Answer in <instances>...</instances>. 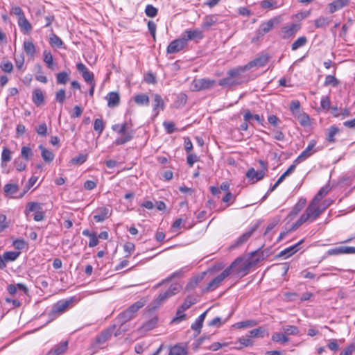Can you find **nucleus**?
<instances>
[{
  "label": "nucleus",
  "mask_w": 355,
  "mask_h": 355,
  "mask_svg": "<svg viewBox=\"0 0 355 355\" xmlns=\"http://www.w3.org/2000/svg\"><path fill=\"white\" fill-rule=\"evenodd\" d=\"M324 209L320 208L318 205L311 202L304 213L290 228V231H295L306 222L311 223L314 221L321 215Z\"/></svg>",
  "instance_id": "1"
},
{
  "label": "nucleus",
  "mask_w": 355,
  "mask_h": 355,
  "mask_svg": "<svg viewBox=\"0 0 355 355\" xmlns=\"http://www.w3.org/2000/svg\"><path fill=\"white\" fill-rule=\"evenodd\" d=\"M146 304V300L141 299L136 302L126 310L121 312L116 318L117 324L119 326V329L122 331H125L123 328V325L130 320L135 318L136 313Z\"/></svg>",
  "instance_id": "2"
},
{
  "label": "nucleus",
  "mask_w": 355,
  "mask_h": 355,
  "mask_svg": "<svg viewBox=\"0 0 355 355\" xmlns=\"http://www.w3.org/2000/svg\"><path fill=\"white\" fill-rule=\"evenodd\" d=\"M241 258L243 260L239 264L242 263V265L236 268V274L244 276L248 273L251 267L264 259V255L263 252L255 251L252 252L251 256L247 259Z\"/></svg>",
  "instance_id": "3"
},
{
  "label": "nucleus",
  "mask_w": 355,
  "mask_h": 355,
  "mask_svg": "<svg viewBox=\"0 0 355 355\" xmlns=\"http://www.w3.org/2000/svg\"><path fill=\"white\" fill-rule=\"evenodd\" d=\"M112 129L114 132L120 135V137L114 141V144L116 146L123 145L133 138L134 131L128 127L127 123L114 124L112 126Z\"/></svg>",
  "instance_id": "4"
},
{
  "label": "nucleus",
  "mask_w": 355,
  "mask_h": 355,
  "mask_svg": "<svg viewBox=\"0 0 355 355\" xmlns=\"http://www.w3.org/2000/svg\"><path fill=\"white\" fill-rule=\"evenodd\" d=\"M242 260L243 259L241 258H236L230 266L226 268L220 275L216 277L208 284L207 287L205 288V291H211L217 288L221 282L231 274L232 270L236 268V267Z\"/></svg>",
  "instance_id": "5"
},
{
  "label": "nucleus",
  "mask_w": 355,
  "mask_h": 355,
  "mask_svg": "<svg viewBox=\"0 0 355 355\" xmlns=\"http://www.w3.org/2000/svg\"><path fill=\"white\" fill-rule=\"evenodd\" d=\"M180 289L181 286L179 284L175 283L171 284L166 291L159 293L154 303L156 306L161 305L166 300L179 293Z\"/></svg>",
  "instance_id": "6"
},
{
  "label": "nucleus",
  "mask_w": 355,
  "mask_h": 355,
  "mask_svg": "<svg viewBox=\"0 0 355 355\" xmlns=\"http://www.w3.org/2000/svg\"><path fill=\"white\" fill-rule=\"evenodd\" d=\"M216 85V80L209 78L194 79L191 85V89L194 92L208 89Z\"/></svg>",
  "instance_id": "7"
},
{
  "label": "nucleus",
  "mask_w": 355,
  "mask_h": 355,
  "mask_svg": "<svg viewBox=\"0 0 355 355\" xmlns=\"http://www.w3.org/2000/svg\"><path fill=\"white\" fill-rule=\"evenodd\" d=\"M187 45V44H186L184 38L181 37L180 38L172 41L169 44V45L167 46L166 52L167 53L170 54L178 53Z\"/></svg>",
  "instance_id": "8"
},
{
  "label": "nucleus",
  "mask_w": 355,
  "mask_h": 355,
  "mask_svg": "<svg viewBox=\"0 0 355 355\" xmlns=\"http://www.w3.org/2000/svg\"><path fill=\"white\" fill-rule=\"evenodd\" d=\"M257 225L252 227L250 230L239 236L236 241L230 246V248L234 249L244 244L251 237V236L257 230Z\"/></svg>",
  "instance_id": "9"
},
{
  "label": "nucleus",
  "mask_w": 355,
  "mask_h": 355,
  "mask_svg": "<svg viewBox=\"0 0 355 355\" xmlns=\"http://www.w3.org/2000/svg\"><path fill=\"white\" fill-rule=\"evenodd\" d=\"M116 327V324H114L113 326L110 327L109 328L103 331L101 334L96 338V345L98 346H101L102 345L105 344L106 341H107L111 338Z\"/></svg>",
  "instance_id": "10"
},
{
  "label": "nucleus",
  "mask_w": 355,
  "mask_h": 355,
  "mask_svg": "<svg viewBox=\"0 0 355 355\" xmlns=\"http://www.w3.org/2000/svg\"><path fill=\"white\" fill-rule=\"evenodd\" d=\"M316 142L315 140H311L308 146L305 148L304 150L302 152V153L295 159L294 161L295 163H300L308 157H309L314 153L313 148L315 146Z\"/></svg>",
  "instance_id": "11"
},
{
  "label": "nucleus",
  "mask_w": 355,
  "mask_h": 355,
  "mask_svg": "<svg viewBox=\"0 0 355 355\" xmlns=\"http://www.w3.org/2000/svg\"><path fill=\"white\" fill-rule=\"evenodd\" d=\"M300 29V26L297 24H291L287 26H285L282 28L281 34L282 37L283 39H288L298 31Z\"/></svg>",
  "instance_id": "12"
},
{
  "label": "nucleus",
  "mask_w": 355,
  "mask_h": 355,
  "mask_svg": "<svg viewBox=\"0 0 355 355\" xmlns=\"http://www.w3.org/2000/svg\"><path fill=\"white\" fill-rule=\"evenodd\" d=\"M278 24V19L276 18L271 19L266 22L262 23L259 29L257 30V35L259 36H263L268 33L274 26L275 24Z\"/></svg>",
  "instance_id": "13"
},
{
  "label": "nucleus",
  "mask_w": 355,
  "mask_h": 355,
  "mask_svg": "<svg viewBox=\"0 0 355 355\" xmlns=\"http://www.w3.org/2000/svg\"><path fill=\"white\" fill-rule=\"evenodd\" d=\"M203 36L202 32L199 29L187 30L182 35V37L184 38L187 44L189 40H201L203 38Z\"/></svg>",
  "instance_id": "14"
},
{
  "label": "nucleus",
  "mask_w": 355,
  "mask_h": 355,
  "mask_svg": "<svg viewBox=\"0 0 355 355\" xmlns=\"http://www.w3.org/2000/svg\"><path fill=\"white\" fill-rule=\"evenodd\" d=\"M269 61V57L267 55H261L253 60L246 64L248 69L250 70L254 67H261L265 66Z\"/></svg>",
  "instance_id": "15"
},
{
  "label": "nucleus",
  "mask_w": 355,
  "mask_h": 355,
  "mask_svg": "<svg viewBox=\"0 0 355 355\" xmlns=\"http://www.w3.org/2000/svg\"><path fill=\"white\" fill-rule=\"evenodd\" d=\"M304 242V240H301L297 243L282 250L277 255V257H283L287 259L291 257L293 254L296 253L299 250V245Z\"/></svg>",
  "instance_id": "16"
},
{
  "label": "nucleus",
  "mask_w": 355,
  "mask_h": 355,
  "mask_svg": "<svg viewBox=\"0 0 355 355\" xmlns=\"http://www.w3.org/2000/svg\"><path fill=\"white\" fill-rule=\"evenodd\" d=\"M265 175V171L260 170L256 171L254 168H250L246 173V177L252 182V183L257 182L263 178Z\"/></svg>",
  "instance_id": "17"
},
{
  "label": "nucleus",
  "mask_w": 355,
  "mask_h": 355,
  "mask_svg": "<svg viewBox=\"0 0 355 355\" xmlns=\"http://www.w3.org/2000/svg\"><path fill=\"white\" fill-rule=\"evenodd\" d=\"M110 216V210L107 207H100L96 209L94 220L97 223L104 221Z\"/></svg>",
  "instance_id": "18"
},
{
  "label": "nucleus",
  "mask_w": 355,
  "mask_h": 355,
  "mask_svg": "<svg viewBox=\"0 0 355 355\" xmlns=\"http://www.w3.org/2000/svg\"><path fill=\"white\" fill-rule=\"evenodd\" d=\"M248 70L249 69L246 64L243 66H239L235 68L230 69L227 71V75L233 76L235 80H242L241 74Z\"/></svg>",
  "instance_id": "19"
},
{
  "label": "nucleus",
  "mask_w": 355,
  "mask_h": 355,
  "mask_svg": "<svg viewBox=\"0 0 355 355\" xmlns=\"http://www.w3.org/2000/svg\"><path fill=\"white\" fill-rule=\"evenodd\" d=\"M71 303V300H60L58 301L56 304L53 306L52 311L55 313H64L69 306Z\"/></svg>",
  "instance_id": "20"
},
{
  "label": "nucleus",
  "mask_w": 355,
  "mask_h": 355,
  "mask_svg": "<svg viewBox=\"0 0 355 355\" xmlns=\"http://www.w3.org/2000/svg\"><path fill=\"white\" fill-rule=\"evenodd\" d=\"M306 202V198H301L293 207V208L289 213L288 217L290 218L291 219H293L294 217H295L304 207Z\"/></svg>",
  "instance_id": "21"
},
{
  "label": "nucleus",
  "mask_w": 355,
  "mask_h": 355,
  "mask_svg": "<svg viewBox=\"0 0 355 355\" xmlns=\"http://www.w3.org/2000/svg\"><path fill=\"white\" fill-rule=\"evenodd\" d=\"M243 82V80H235L233 76L227 75L226 77L219 80L218 85L222 87H229L234 85H241Z\"/></svg>",
  "instance_id": "22"
},
{
  "label": "nucleus",
  "mask_w": 355,
  "mask_h": 355,
  "mask_svg": "<svg viewBox=\"0 0 355 355\" xmlns=\"http://www.w3.org/2000/svg\"><path fill=\"white\" fill-rule=\"evenodd\" d=\"M153 96L154 100L153 104V112L155 113V116H157L159 111L164 110V103L160 95L155 94Z\"/></svg>",
  "instance_id": "23"
},
{
  "label": "nucleus",
  "mask_w": 355,
  "mask_h": 355,
  "mask_svg": "<svg viewBox=\"0 0 355 355\" xmlns=\"http://www.w3.org/2000/svg\"><path fill=\"white\" fill-rule=\"evenodd\" d=\"M218 21L217 15H209L205 17L203 22L201 25L202 28L205 30H209L211 26L215 25Z\"/></svg>",
  "instance_id": "24"
},
{
  "label": "nucleus",
  "mask_w": 355,
  "mask_h": 355,
  "mask_svg": "<svg viewBox=\"0 0 355 355\" xmlns=\"http://www.w3.org/2000/svg\"><path fill=\"white\" fill-rule=\"evenodd\" d=\"M349 0H335L328 5L329 11L330 13H334L347 6Z\"/></svg>",
  "instance_id": "25"
},
{
  "label": "nucleus",
  "mask_w": 355,
  "mask_h": 355,
  "mask_svg": "<svg viewBox=\"0 0 355 355\" xmlns=\"http://www.w3.org/2000/svg\"><path fill=\"white\" fill-rule=\"evenodd\" d=\"M107 105L110 107H114L117 106L120 103V97L116 92H110L107 96Z\"/></svg>",
  "instance_id": "26"
},
{
  "label": "nucleus",
  "mask_w": 355,
  "mask_h": 355,
  "mask_svg": "<svg viewBox=\"0 0 355 355\" xmlns=\"http://www.w3.org/2000/svg\"><path fill=\"white\" fill-rule=\"evenodd\" d=\"M18 25L24 33H29L32 30V26L25 16L19 18Z\"/></svg>",
  "instance_id": "27"
},
{
  "label": "nucleus",
  "mask_w": 355,
  "mask_h": 355,
  "mask_svg": "<svg viewBox=\"0 0 355 355\" xmlns=\"http://www.w3.org/2000/svg\"><path fill=\"white\" fill-rule=\"evenodd\" d=\"M32 99L33 103L39 106L42 105L44 101V95L42 91L40 89H35L33 92Z\"/></svg>",
  "instance_id": "28"
},
{
  "label": "nucleus",
  "mask_w": 355,
  "mask_h": 355,
  "mask_svg": "<svg viewBox=\"0 0 355 355\" xmlns=\"http://www.w3.org/2000/svg\"><path fill=\"white\" fill-rule=\"evenodd\" d=\"M68 343L67 341L60 343L55 347L54 349L50 350L46 355H61L67 348Z\"/></svg>",
  "instance_id": "29"
},
{
  "label": "nucleus",
  "mask_w": 355,
  "mask_h": 355,
  "mask_svg": "<svg viewBox=\"0 0 355 355\" xmlns=\"http://www.w3.org/2000/svg\"><path fill=\"white\" fill-rule=\"evenodd\" d=\"M39 148L41 150V155L45 162L50 163L54 159L53 153L44 148L42 145L39 146Z\"/></svg>",
  "instance_id": "30"
},
{
  "label": "nucleus",
  "mask_w": 355,
  "mask_h": 355,
  "mask_svg": "<svg viewBox=\"0 0 355 355\" xmlns=\"http://www.w3.org/2000/svg\"><path fill=\"white\" fill-rule=\"evenodd\" d=\"M19 186L17 184H6L3 187V191L6 196L13 197L19 191Z\"/></svg>",
  "instance_id": "31"
},
{
  "label": "nucleus",
  "mask_w": 355,
  "mask_h": 355,
  "mask_svg": "<svg viewBox=\"0 0 355 355\" xmlns=\"http://www.w3.org/2000/svg\"><path fill=\"white\" fill-rule=\"evenodd\" d=\"M329 191V189L327 185L322 187L313 198L311 202L318 205L322 198L328 193Z\"/></svg>",
  "instance_id": "32"
},
{
  "label": "nucleus",
  "mask_w": 355,
  "mask_h": 355,
  "mask_svg": "<svg viewBox=\"0 0 355 355\" xmlns=\"http://www.w3.org/2000/svg\"><path fill=\"white\" fill-rule=\"evenodd\" d=\"M168 355H187V351L180 345H175L170 348Z\"/></svg>",
  "instance_id": "33"
},
{
  "label": "nucleus",
  "mask_w": 355,
  "mask_h": 355,
  "mask_svg": "<svg viewBox=\"0 0 355 355\" xmlns=\"http://www.w3.org/2000/svg\"><path fill=\"white\" fill-rule=\"evenodd\" d=\"M265 333V329L263 327H259L257 329H254L252 330H250L246 334V336L251 338H263L264 336Z\"/></svg>",
  "instance_id": "34"
},
{
  "label": "nucleus",
  "mask_w": 355,
  "mask_h": 355,
  "mask_svg": "<svg viewBox=\"0 0 355 355\" xmlns=\"http://www.w3.org/2000/svg\"><path fill=\"white\" fill-rule=\"evenodd\" d=\"M41 209H42L41 204L35 202H30L27 204L24 212L26 215H28L30 212H37Z\"/></svg>",
  "instance_id": "35"
},
{
  "label": "nucleus",
  "mask_w": 355,
  "mask_h": 355,
  "mask_svg": "<svg viewBox=\"0 0 355 355\" xmlns=\"http://www.w3.org/2000/svg\"><path fill=\"white\" fill-rule=\"evenodd\" d=\"M135 102L139 105H149V98L146 94H137L134 97Z\"/></svg>",
  "instance_id": "36"
},
{
  "label": "nucleus",
  "mask_w": 355,
  "mask_h": 355,
  "mask_svg": "<svg viewBox=\"0 0 355 355\" xmlns=\"http://www.w3.org/2000/svg\"><path fill=\"white\" fill-rule=\"evenodd\" d=\"M33 156V150L29 146H22L21 149V157L26 161L32 159Z\"/></svg>",
  "instance_id": "37"
},
{
  "label": "nucleus",
  "mask_w": 355,
  "mask_h": 355,
  "mask_svg": "<svg viewBox=\"0 0 355 355\" xmlns=\"http://www.w3.org/2000/svg\"><path fill=\"white\" fill-rule=\"evenodd\" d=\"M24 49L26 53L29 56H33L35 53V47L31 41H25L24 42Z\"/></svg>",
  "instance_id": "38"
},
{
  "label": "nucleus",
  "mask_w": 355,
  "mask_h": 355,
  "mask_svg": "<svg viewBox=\"0 0 355 355\" xmlns=\"http://www.w3.org/2000/svg\"><path fill=\"white\" fill-rule=\"evenodd\" d=\"M260 5L264 9H275L279 7L277 2L275 0H263L261 1Z\"/></svg>",
  "instance_id": "39"
},
{
  "label": "nucleus",
  "mask_w": 355,
  "mask_h": 355,
  "mask_svg": "<svg viewBox=\"0 0 355 355\" xmlns=\"http://www.w3.org/2000/svg\"><path fill=\"white\" fill-rule=\"evenodd\" d=\"M69 80V75L65 71H62L56 74V81L59 85H65Z\"/></svg>",
  "instance_id": "40"
},
{
  "label": "nucleus",
  "mask_w": 355,
  "mask_h": 355,
  "mask_svg": "<svg viewBox=\"0 0 355 355\" xmlns=\"http://www.w3.org/2000/svg\"><path fill=\"white\" fill-rule=\"evenodd\" d=\"M307 42V38L305 36H302L297 38L292 44L291 49L296 51L299 48L304 46Z\"/></svg>",
  "instance_id": "41"
},
{
  "label": "nucleus",
  "mask_w": 355,
  "mask_h": 355,
  "mask_svg": "<svg viewBox=\"0 0 355 355\" xmlns=\"http://www.w3.org/2000/svg\"><path fill=\"white\" fill-rule=\"evenodd\" d=\"M272 340L275 343H285L288 341V338L286 334L275 332L272 335Z\"/></svg>",
  "instance_id": "42"
},
{
  "label": "nucleus",
  "mask_w": 355,
  "mask_h": 355,
  "mask_svg": "<svg viewBox=\"0 0 355 355\" xmlns=\"http://www.w3.org/2000/svg\"><path fill=\"white\" fill-rule=\"evenodd\" d=\"M330 21L328 17L321 16L315 20V26L318 28H324L329 24Z\"/></svg>",
  "instance_id": "43"
},
{
  "label": "nucleus",
  "mask_w": 355,
  "mask_h": 355,
  "mask_svg": "<svg viewBox=\"0 0 355 355\" xmlns=\"http://www.w3.org/2000/svg\"><path fill=\"white\" fill-rule=\"evenodd\" d=\"M339 132V129L335 126H331L328 129L326 139L329 142L335 141V135Z\"/></svg>",
  "instance_id": "44"
},
{
  "label": "nucleus",
  "mask_w": 355,
  "mask_h": 355,
  "mask_svg": "<svg viewBox=\"0 0 355 355\" xmlns=\"http://www.w3.org/2000/svg\"><path fill=\"white\" fill-rule=\"evenodd\" d=\"M44 62L47 64L49 69L53 68V58L51 53L49 51H44L43 53Z\"/></svg>",
  "instance_id": "45"
},
{
  "label": "nucleus",
  "mask_w": 355,
  "mask_h": 355,
  "mask_svg": "<svg viewBox=\"0 0 355 355\" xmlns=\"http://www.w3.org/2000/svg\"><path fill=\"white\" fill-rule=\"evenodd\" d=\"M257 324V322L254 320H249L245 321H241L239 322H237L235 325L237 328L241 329V328H248L256 326Z\"/></svg>",
  "instance_id": "46"
},
{
  "label": "nucleus",
  "mask_w": 355,
  "mask_h": 355,
  "mask_svg": "<svg viewBox=\"0 0 355 355\" xmlns=\"http://www.w3.org/2000/svg\"><path fill=\"white\" fill-rule=\"evenodd\" d=\"M50 44L52 46L61 48L63 45L62 40L55 34H51L50 36Z\"/></svg>",
  "instance_id": "47"
},
{
  "label": "nucleus",
  "mask_w": 355,
  "mask_h": 355,
  "mask_svg": "<svg viewBox=\"0 0 355 355\" xmlns=\"http://www.w3.org/2000/svg\"><path fill=\"white\" fill-rule=\"evenodd\" d=\"M238 342L240 343V346L236 347V349H241L243 347H250L253 345V342L248 337H242L239 338Z\"/></svg>",
  "instance_id": "48"
},
{
  "label": "nucleus",
  "mask_w": 355,
  "mask_h": 355,
  "mask_svg": "<svg viewBox=\"0 0 355 355\" xmlns=\"http://www.w3.org/2000/svg\"><path fill=\"white\" fill-rule=\"evenodd\" d=\"M105 128V123L101 119H96L94 122V129L101 135Z\"/></svg>",
  "instance_id": "49"
},
{
  "label": "nucleus",
  "mask_w": 355,
  "mask_h": 355,
  "mask_svg": "<svg viewBox=\"0 0 355 355\" xmlns=\"http://www.w3.org/2000/svg\"><path fill=\"white\" fill-rule=\"evenodd\" d=\"M338 84L339 81L335 76L328 75L325 77V80L324 83V86L331 85L333 87H336L338 85Z\"/></svg>",
  "instance_id": "50"
},
{
  "label": "nucleus",
  "mask_w": 355,
  "mask_h": 355,
  "mask_svg": "<svg viewBox=\"0 0 355 355\" xmlns=\"http://www.w3.org/2000/svg\"><path fill=\"white\" fill-rule=\"evenodd\" d=\"M19 254V252L9 251L5 252L3 255L6 261H13L17 259Z\"/></svg>",
  "instance_id": "51"
},
{
  "label": "nucleus",
  "mask_w": 355,
  "mask_h": 355,
  "mask_svg": "<svg viewBox=\"0 0 355 355\" xmlns=\"http://www.w3.org/2000/svg\"><path fill=\"white\" fill-rule=\"evenodd\" d=\"M284 333L286 336L288 335H297L299 333V329L297 327L293 325H287L284 328Z\"/></svg>",
  "instance_id": "52"
},
{
  "label": "nucleus",
  "mask_w": 355,
  "mask_h": 355,
  "mask_svg": "<svg viewBox=\"0 0 355 355\" xmlns=\"http://www.w3.org/2000/svg\"><path fill=\"white\" fill-rule=\"evenodd\" d=\"M87 159V155L80 154L78 156L71 159V163L73 164L80 165L85 162Z\"/></svg>",
  "instance_id": "53"
},
{
  "label": "nucleus",
  "mask_w": 355,
  "mask_h": 355,
  "mask_svg": "<svg viewBox=\"0 0 355 355\" xmlns=\"http://www.w3.org/2000/svg\"><path fill=\"white\" fill-rule=\"evenodd\" d=\"M157 12V9L152 5H147L145 9L146 15L149 17H155Z\"/></svg>",
  "instance_id": "54"
},
{
  "label": "nucleus",
  "mask_w": 355,
  "mask_h": 355,
  "mask_svg": "<svg viewBox=\"0 0 355 355\" xmlns=\"http://www.w3.org/2000/svg\"><path fill=\"white\" fill-rule=\"evenodd\" d=\"M11 159V151L7 148H3L1 153V161L2 163H7Z\"/></svg>",
  "instance_id": "55"
},
{
  "label": "nucleus",
  "mask_w": 355,
  "mask_h": 355,
  "mask_svg": "<svg viewBox=\"0 0 355 355\" xmlns=\"http://www.w3.org/2000/svg\"><path fill=\"white\" fill-rule=\"evenodd\" d=\"M36 132H37V133L40 136L46 137L47 135V125H46V124L44 122L40 123L36 128Z\"/></svg>",
  "instance_id": "56"
},
{
  "label": "nucleus",
  "mask_w": 355,
  "mask_h": 355,
  "mask_svg": "<svg viewBox=\"0 0 355 355\" xmlns=\"http://www.w3.org/2000/svg\"><path fill=\"white\" fill-rule=\"evenodd\" d=\"M196 303V299L192 297H187L183 302V304L181 305V309L182 310L186 311L189 308H190L193 304Z\"/></svg>",
  "instance_id": "57"
},
{
  "label": "nucleus",
  "mask_w": 355,
  "mask_h": 355,
  "mask_svg": "<svg viewBox=\"0 0 355 355\" xmlns=\"http://www.w3.org/2000/svg\"><path fill=\"white\" fill-rule=\"evenodd\" d=\"M299 123L303 126L310 125V119L306 114H301L297 117Z\"/></svg>",
  "instance_id": "58"
},
{
  "label": "nucleus",
  "mask_w": 355,
  "mask_h": 355,
  "mask_svg": "<svg viewBox=\"0 0 355 355\" xmlns=\"http://www.w3.org/2000/svg\"><path fill=\"white\" fill-rule=\"evenodd\" d=\"M6 218V215L0 214V232L4 231L9 226V222L7 221Z\"/></svg>",
  "instance_id": "59"
},
{
  "label": "nucleus",
  "mask_w": 355,
  "mask_h": 355,
  "mask_svg": "<svg viewBox=\"0 0 355 355\" xmlns=\"http://www.w3.org/2000/svg\"><path fill=\"white\" fill-rule=\"evenodd\" d=\"M15 61L16 67L18 69L22 70L24 63V56L23 54H20L19 55H15Z\"/></svg>",
  "instance_id": "60"
},
{
  "label": "nucleus",
  "mask_w": 355,
  "mask_h": 355,
  "mask_svg": "<svg viewBox=\"0 0 355 355\" xmlns=\"http://www.w3.org/2000/svg\"><path fill=\"white\" fill-rule=\"evenodd\" d=\"M15 168L19 171H23L26 168V164L20 158L16 159L14 162Z\"/></svg>",
  "instance_id": "61"
},
{
  "label": "nucleus",
  "mask_w": 355,
  "mask_h": 355,
  "mask_svg": "<svg viewBox=\"0 0 355 355\" xmlns=\"http://www.w3.org/2000/svg\"><path fill=\"white\" fill-rule=\"evenodd\" d=\"M123 249L125 252H128V254L125 256L128 257L131 253L135 250V246L133 243L126 242L123 245Z\"/></svg>",
  "instance_id": "62"
},
{
  "label": "nucleus",
  "mask_w": 355,
  "mask_h": 355,
  "mask_svg": "<svg viewBox=\"0 0 355 355\" xmlns=\"http://www.w3.org/2000/svg\"><path fill=\"white\" fill-rule=\"evenodd\" d=\"M1 68L3 71L10 73L13 70V65L11 62L7 61L1 63Z\"/></svg>",
  "instance_id": "63"
},
{
  "label": "nucleus",
  "mask_w": 355,
  "mask_h": 355,
  "mask_svg": "<svg viewBox=\"0 0 355 355\" xmlns=\"http://www.w3.org/2000/svg\"><path fill=\"white\" fill-rule=\"evenodd\" d=\"M355 350V345L351 344L346 347L339 355H352Z\"/></svg>",
  "instance_id": "64"
}]
</instances>
